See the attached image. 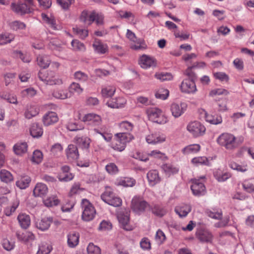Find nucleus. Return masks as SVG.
Instances as JSON below:
<instances>
[{"instance_id": "obj_39", "label": "nucleus", "mask_w": 254, "mask_h": 254, "mask_svg": "<svg viewBox=\"0 0 254 254\" xmlns=\"http://www.w3.org/2000/svg\"><path fill=\"white\" fill-rule=\"evenodd\" d=\"M116 90V87L114 86H105L102 88L101 94L104 97H111L114 95Z\"/></svg>"}, {"instance_id": "obj_11", "label": "nucleus", "mask_w": 254, "mask_h": 254, "mask_svg": "<svg viewBox=\"0 0 254 254\" xmlns=\"http://www.w3.org/2000/svg\"><path fill=\"white\" fill-rule=\"evenodd\" d=\"M121 227L126 231H131L134 227L130 223L129 213H121L118 216Z\"/></svg>"}, {"instance_id": "obj_53", "label": "nucleus", "mask_w": 254, "mask_h": 254, "mask_svg": "<svg viewBox=\"0 0 254 254\" xmlns=\"http://www.w3.org/2000/svg\"><path fill=\"white\" fill-rule=\"evenodd\" d=\"M168 90L164 88L159 89L155 93V97L158 99L165 100L169 96Z\"/></svg>"}, {"instance_id": "obj_59", "label": "nucleus", "mask_w": 254, "mask_h": 254, "mask_svg": "<svg viewBox=\"0 0 254 254\" xmlns=\"http://www.w3.org/2000/svg\"><path fill=\"white\" fill-rule=\"evenodd\" d=\"M42 17L43 20L48 24L51 27L54 29H56V21L53 17H48L46 14L42 13Z\"/></svg>"}, {"instance_id": "obj_16", "label": "nucleus", "mask_w": 254, "mask_h": 254, "mask_svg": "<svg viewBox=\"0 0 254 254\" xmlns=\"http://www.w3.org/2000/svg\"><path fill=\"white\" fill-rule=\"evenodd\" d=\"M16 236L18 241L24 243L33 241L35 239L34 235L30 231H17Z\"/></svg>"}, {"instance_id": "obj_55", "label": "nucleus", "mask_w": 254, "mask_h": 254, "mask_svg": "<svg viewBox=\"0 0 254 254\" xmlns=\"http://www.w3.org/2000/svg\"><path fill=\"white\" fill-rule=\"evenodd\" d=\"M130 156L133 158L144 162L149 159L148 154H144L137 151L135 152H131Z\"/></svg>"}, {"instance_id": "obj_33", "label": "nucleus", "mask_w": 254, "mask_h": 254, "mask_svg": "<svg viewBox=\"0 0 254 254\" xmlns=\"http://www.w3.org/2000/svg\"><path fill=\"white\" fill-rule=\"evenodd\" d=\"M76 144L82 149H87L89 147L90 139L87 137H78L74 138Z\"/></svg>"}, {"instance_id": "obj_52", "label": "nucleus", "mask_w": 254, "mask_h": 254, "mask_svg": "<svg viewBox=\"0 0 254 254\" xmlns=\"http://www.w3.org/2000/svg\"><path fill=\"white\" fill-rule=\"evenodd\" d=\"M152 212L157 216L162 217L167 213V210L163 207L155 205L152 208Z\"/></svg>"}, {"instance_id": "obj_54", "label": "nucleus", "mask_w": 254, "mask_h": 254, "mask_svg": "<svg viewBox=\"0 0 254 254\" xmlns=\"http://www.w3.org/2000/svg\"><path fill=\"white\" fill-rule=\"evenodd\" d=\"M108 51V47L106 44H104L101 41L96 40V53L103 54Z\"/></svg>"}, {"instance_id": "obj_51", "label": "nucleus", "mask_w": 254, "mask_h": 254, "mask_svg": "<svg viewBox=\"0 0 254 254\" xmlns=\"http://www.w3.org/2000/svg\"><path fill=\"white\" fill-rule=\"evenodd\" d=\"M43 202L46 206L52 207L59 204L60 201L56 196H52L44 200Z\"/></svg>"}, {"instance_id": "obj_58", "label": "nucleus", "mask_w": 254, "mask_h": 254, "mask_svg": "<svg viewBox=\"0 0 254 254\" xmlns=\"http://www.w3.org/2000/svg\"><path fill=\"white\" fill-rule=\"evenodd\" d=\"M43 160V154L42 152L39 150H36L33 152V156L32 158V161L36 164H39Z\"/></svg>"}, {"instance_id": "obj_32", "label": "nucleus", "mask_w": 254, "mask_h": 254, "mask_svg": "<svg viewBox=\"0 0 254 254\" xmlns=\"http://www.w3.org/2000/svg\"><path fill=\"white\" fill-rule=\"evenodd\" d=\"M200 149V146L198 144H192L189 145L184 147L182 150V153L185 155L190 154H194L197 153Z\"/></svg>"}, {"instance_id": "obj_10", "label": "nucleus", "mask_w": 254, "mask_h": 254, "mask_svg": "<svg viewBox=\"0 0 254 254\" xmlns=\"http://www.w3.org/2000/svg\"><path fill=\"white\" fill-rule=\"evenodd\" d=\"M188 109L186 102L173 103L170 106V111L175 118H178L183 115Z\"/></svg>"}, {"instance_id": "obj_56", "label": "nucleus", "mask_w": 254, "mask_h": 254, "mask_svg": "<svg viewBox=\"0 0 254 254\" xmlns=\"http://www.w3.org/2000/svg\"><path fill=\"white\" fill-rule=\"evenodd\" d=\"M71 46L75 51H84L85 47L84 45L77 40H73L71 42Z\"/></svg>"}, {"instance_id": "obj_41", "label": "nucleus", "mask_w": 254, "mask_h": 254, "mask_svg": "<svg viewBox=\"0 0 254 254\" xmlns=\"http://www.w3.org/2000/svg\"><path fill=\"white\" fill-rule=\"evenodd\" d=\"M14 39V36L9 33L0 34V45H3L10 43Z\"/></svg>"}, {"instance_id": "obj_9", "label": "nucleus", "mask_w": 254, "mask_h": 254, "mask_svg": "<svg viewBox=\"0 0 254 254\" xmlns=\"http://www.w3.org/2000/svg\"><path fill=\"white\" fill-rule=\"evenodd\" d=\"M147 113L149 119L153 122L159 124H164L167 122V118L161 110L158 108L150 109Z\"/></svg>"}, {"instance_id": "obj_18", "label": "nucleus", "mask_w": 254, "mask_h": 254, "mask_svg": "<svg viewBox=\"0 0 254 254\" xmlns=\"http://www.w3.org/2000/svg\"><path fill=\"white\" fill-rule=\"evenodd\" d=\"M204 114L205 121L210 124L217 125L222 123V118L221 115H212L209 114L205 110H203L201 114Z\"/></svg>"}, {"instance_id": "obj_8", "label": "nucleus", "mask_w": 254, "mask_h": 254, "mask_svg": "<svg viewBox=\"0 0 254 254\" xmlns=\"http://www.w3.org/2000/svg\"><path fill=\"white\" fill-rule=\"evenodd\" d=\"M195 236L200 242L203 243H211L213 240V235L211 232L204 228L196 229Z\"/></svg>"}, {"instance_id": "obj_28", "label": "nucleus", "mask_w": 254, "mask_h": 254, "mask_svg": "<svg viewBox=\"0 0 254 254\" xmlns=\"http://www.w3.org/2000/svg\"><path fill=\"white\" fill-rule=\"evenodd\" d=\"M191 207L189 204H182L175 208V211L180 217H186L191 211Z\"/></svg>"}, {"instance_id": "obj_43", "label": "nucleus", "mask_w": 254, "mask_h": 254, "mask_svg": "<svg viewBox=\"0 0 254 254\" xmlns=\"http://www.w3.org/2000/svg\"><path fill=\"white\" fill-rule=\"evenodd\" d=\"M243 188L244 190L249 193L254 192V179H248L245 180L242 183Z\"/></svg>"}, {"instance_id": "obj_2", "label": "nucleus", "mask_w": 254, "mask_h": 254, "mask_svg": "<svg viewBox=\"0 0 254 254\" xmlns=\"http://www.w3.org/2000/svg\"><path fill=\"white\" fill-rule=\"evenodd\" d=\"M134 139L132 134L129 133L120 132L115 135L112 142V146L114 149L119 151H123L127 143Z\"/></svg>"}, {"instance_id": "obj_6", "label": "nucleus", "mask_w": 254, "mask_h": 254, "mask_svg": "<svg viewBox=\"0 0 254 254\" xmlns=\"http://www.w3.org/2000/svg\"><path fill=\"white\" fill-rule=\"evenodd\" d=\"M81 205L83 209L82 219L86 221L93 220L95 214V209L94 206L86 199H82Z\"/></svg>"}, {"instance_id": "obj_46", "label": "nucleus", "mask_w": 254, "mask_h": 254, "mask_svg": "<svg viewBox=\"0 0 254 254\" xmlns=\"http://www.w3.org/2000/svg\"><path fill=\"white\" fill-rule=\"evenodd\" d=\"M63 151V147L59 143H57L52 145L50 150L51 154L57 157L60 156L62 154Z\"/></svg>"}, {"instance_id": "obj_14", "label": "nucleus", "mask_w": 254, "mask_h": 254, "mask_svg": "<svg viewBox=\"0 0 254 254\" xmlns=\"http://www.w3.org/2000/svg\"><path fill=\"white\" fill-rule=\"evenodd\" d=\"M11 7L13 11L20 15L30 13L32 10L30 5H28L25 3H12Z\"/></svg>"}, {"instance_id": "obj_26", "label": "nucleus", "mask_w": 254, "mask_h": 254, "mask_svg": "<svg viewBox=\"0 0 254 254\" xmlns=\"http://www.w3.org/2000/svg\"><path fill=\"white\" fill-rule=\"evenodd\" d=\"M53 96L59 99H65L70 97V93L66 89L63 88H57L53 92Z\"/></svg>"}, {"instance_id": "obj_37", "label": "nucleus", "mask_w": 254, "mask_h": 254, "mask_svg": "<svg viewBox=\"0 0 254 254\" xmlns=\"http://www.w3.org/2000/svg\"><path fill=\"white\" fill-rule=\"evenodd\" d=\"M39 112V108L37 106L31 105L28 107L25 113V117L26 118L30 119L38 115Z\"/></svg>"}, {"instance_id": "obj_63", "label": "nucleus", "mask_w": 254, "mask_h": 254, "mask_svg": "<svg viewBox=\"0 0 254 254\" xmlns=\"http://www.w3.org/2000/svg\"><path fill=\"white\" fill-rule=\"evenodd\" d=\"M74 78L75 79L79 81L85 82L87 80L88 77L85 73L80 71H78L74 73Z\"/></svg>"}, {"instance_id": "obj_49", "label": "nucleus", "mask_w": 254, "mask_h": 254, "mask_svg": "<svg viewBox=\"0 0 254 254\" xmlns=\"http://www.w3.org/2000/svg\"><path fill=\"white\" fill-rule=\"evenodd\" d=\"M154 76L161 81L171 80L173 79L172 75L168 72H157Z\"/></svg>"}, {"instance_id": "obj_64", "label": "nucleus", "mask_w": 254, "mask_h": 254, "mask_svg": "<svg viewBox=\"0 0 254 254\" xmlns=\"http://www.w3.org/2000/svg\"><path fill=\"white\" fill-rule=\"evenodd\" d=\"M22 97H32L36 94V91L33 88H29L21 92Z\"/></svg>"}, {"instance_id": "obj_12", "label": "nucleus", "mask_w": 254, "mask_h": 254, "mask_svg": "<svg viewBox=\"0 0 254 254\" xmlns=\"http://www.w3.org/2000/svg\"><path fill=\"white\" fill-rule=\"evenodd\" d=\"M139 64L144 69L154 68L157 65V61L154 57L143 55L139 59Z\"/></svg>"}, {"instance_id": "obj_22", "label": "nucleus", "mask_w": 254, "mask_h": 254, "mask_svg": "<svg viewBox=\"0 0 254 254\" xmlns=\"http://www.w3.org/2000/svg\"><path fill=\"white\" fill-rule=\"evenodd\" d=\"M166 140L164 134H150L146 136V141L149 144H157L163 142Z\"/></svg>"}, {"instance_id": "obj_20", "label": "nucleus", "mask_w": 254, "mask_h": 254, "mask_svg": "<svg viewBox=\"0 0 254 254\" xmlns=\"http://www.w3.org/2000/svg\"><path fill=\"white\" fill-rule=\"evenodd\" d=\"M67 158L69 160H75L79 157V152L77 147L74 144H69L65 150Z\"/></svg>"}, {"instance_id": "obj_50", "label": "nucleus", "mask_w": 254, "mask_h": 254, "mask_svg": "<svg viewBox=\"0 0 254 254\" xmlns=\"http://www.w3.org/2000/svg\"><path fill=\"white\" fill-rule=\"evenodd\" d=\"M133 42L134 44L131 46V48L133 50H143L146 49L147 47L144 41L142 39L137 38L136 40H135V42Z\"/></svg>"}, {"instance_id": "obj_62", "label": "nucleus", "mask_w": 254, "mask_h": 254, "mask_svg": "<svg viewBox=\"0 0 254 254\" xmlns=\"http://www.w3.org/2000/svg\"><path fill=\"white\" fill-rule=\"evenodd\" d=\"M51 250L52 247L51 246L47 244H43L39 246L37 254H49Z\"/></svg>"}, {"instance_id": "obj_27", "label": "nucleus", "mask_w": 254, "mask_h": 254, "mask_svg": "<svg viewBox=\"0 0 254 254\" xmlns=\"http://www.w3.org/2000/svg\"><path fill=\"white\" fill-rule=\"evenodd\" d=\"M162 170L168 177L178 173L179 168L171 164H165L162 166Z\"/></svg>"}, {"instance_id": "obj_4", "label": "nucleus", "mask_w": 254, "mask_h": 254, "mask_svg": "<svg viewBox=\"0 0 254 254\" xmlns=\"http://www.w3.org/2000/svg\"><path fill=\"white\" fill-rule=\"evenodd\" d=\"M204 176L201 177L199 179L191 180V185L190 189L194 195L199 196L205 194L206 188L204 185Z\"/></svg>"}, {"instance_id": "obj_23", "label": "nucleus", "mask_w": 254, "mask_h": 254, "mask_svg": "<svg viewBox=\"0 0 254 254\" xmlns=\"http://www.w3.org/2000/svg\"><path fill=\"white\" fill-rule=\"evenodd\" d=\"M58 119V117L55 112H50L43 117V122L45 126H48L57 122Z\"/></svg>"}, {"instance_id": "obj_13", "label": "nucleus", "mask_w": 254, "mask_h": 254, "mask_svg": "<svg viewBox=\"0 0 254 254\" xmlns=\"http://www.w3.org/2000/svg\"><path fill=\"white\" fill-rule=\"evenodd\" d=\"M181 89L184 93H194L196 91V87L194 81L192 79L188 78L182 81Z\"/></svg>"}, {"instance_id": "obj_30", "label": "nucleus", "mask_w": 254, "mask_h": 254, "mask_svg": "<svg viewBox=\"0 0 254 254\" xmlns=\"http://www.w3.org/2000/svg\"><path fill=\"white\" fill-rule=\"evenodd\" d=\"M76 118L84 123L87 124H91L94 123L95 121V114L88 113L82 117L81 114L79 112H78L76 116Z\"/></svg>"}, {"instance_id": "obj_45", "label": "nucleus", "mask_w": 254, "mask_h": 254, "mask_svg": "<svg viewBox=\"0 0 254 254\" xmlns=\"http://www.w3.org/2000/svg\"><path fill=\"white\" fill-rule=\"evenodd\" d=\"M229 166L233 170L243 173L248 170V165L247 164H239L236 162L232 161L229 163Z\"/></svg>"}, {"instance_id": "obj_48", "label": "nucleus", "mask_w": 254, "mask_h": 254, "mask_svg": "<svg viewBox=\"0 0 254 254\" xmlns=\"http://www.w3.org/2000/svg\"><path fill=\"white\" fill-rule=\"evenodd\" d=\"M10 28L13 30H23L26 28V24L18 20H15L9 24Z\"/></svg>"}, {"instance_id": "obj_38", "label": "nucleus", "mask_w": 254, "mask_h": 254, "mask_svg": "<svg viewBox=\"0 0 254 254\" xmlns=\"http://www.w3.org/2000/svg\"><path fill=\"white\" fill-rule=\"evenodd\" d=\"M79 235L78 233H71L68 235L67 243L70 248L75 247L79 242Z\"/></svg>"}, {"instance_id": "obj_29", "label": "nucleus", "mask_w": 254, "mask_h": 254, "mask_svg": "<svg viewBox=\"0 0 254 254\" xmlns=\"http://www.w3.org/2000/svg\"><path fill=\"white\" fill-rule=\"evenodd\" d=\"M31 135L35 138L41 137L43 133V130L42 127L37 123H33L30 128Z\"/></svg>"}, {"instance_id": "obj_60", "label": "nucleus", "mask_w": 254, "mask_h": 254, "mask_svg": "<svg viewBox=\"0 0 254 254\" xmlns=\"http://www.w3.org/2000/svg\"><path fill=\"white\" fill-rule=\"evenodd\" d=\"M112 223L108 220H103L100 224L98 229L101 231H109L112 229Z\"/></svg>"}, {"instance_id": "obj_15", "label": "nucleus", "mask_w": 254, "mask_h": 254, "mask_svg": "<svg viewBox=\"0 0 254 254\" xmlns=\"http://www.w3.org/2000/svg\"><path fill=\"white\" fill-rule=\"evenodd\" d=\"M127 103V100L122 96H119L109 100L106 104L112 108H119L124 107Z\"/></svg>"}, {"instance_id": "obj_7", "label": "nucleus", "mask_w": 254, "mask_h": 254, "mask_svg": "<svg viewBox=\"0 0 254 254\" xmlns=\"http://www.w3.org/2000/svg\"><path fill=\"white\" fill-rule=\"evenodd\" d=\"M187 129L194 137L203 135L206 130L205 127L197 121L190 122L187 125Z\"/></svg>"}, {"instance_id": "obj_44", "label": "nucleus", "mask_w": 254, "mask_h": 254, "mask_svg": "<svg viewBox=\"0 0 254 254\" xmlns=\"http://www.w3.org/2000/svg\"><path fill=\"white\" fill-rule=\"evenodd\" d=\"M30 182L31 179L29 177L24 176L16 182V185L20 189H25L28 187Z\"/></svg>"}, {"instance_id": "obj_36", "label": "nucleus", "mask_w": 254, "mask_h": 254, "mask_svg": "<svg viewBox=\"0 0 254 254\" xmlns=\"http://www.w3.org/2000/svg\"><path fill=\"white\" fill-rule=\"evenodd\" d=\"M0 179L1 182L7 184L12 182L14 178L10 172L2 169L0 171Z\"/></svg>"}, {"instance_id": "obj_24", "label": "nucleus", "mask_w": 254, "mask_h": 254, "mask_svg": "<svg viewBox=\"0 0 254 254\" xmlns=\"http://www.w3.org/2000/svg\"><path fill=\"white\" fill-rule=\"evenodd\" d=\"M17 220L21 227L23 229L28 228L31 223V219L29 215L26 213H20L17 217Z\"/></svg>"}, {"instance_id": "obj_35", "label": "nucleus", "mask_w": 254, "mask_h": 254, "mask_svg": "<svg viewBox=\"0 0 254 254\" xmlns=\"http://www.w3.org/2000/svg\"><path fill=\"white\" fill-rule=\"evenodd\" d=\"M123 132L128 133L132 130L134 126L132 123L127 121H124L117 124Z\"/></svg>"}, {"instance_id": "obj_3", "label": "nucleus", "mask_w": 254, "mask_h": 254, "mask_svg": "<svg viewBox=\"0 0 254 254\" xmlns=\"http://www.w3.org/2000/svg\"><path fill=\"white\" fill-rule=\"evenodd\" d=\"M130 207L133 211L137 214H140L149 207V204L142 197L136 195L131 200Z\"/></svg>"}, {"instance_id": "obj_17", "label": "nucleus", "mask_w": 254, "mask_h": 254, "mask_svg": "<svg viewBox=\"0 0 254 254\" xmlns=\"http://www.w3.org/2000/svg\"><path fill=\"white\" fill-rule=\"evenodd\" d=\"M147 179L150 186H154L161 181V178L157 170L149 171L147 174Z\"/></svg>"}, {"instance_id": "obj_21", "label": "nucleus", "mask_w": 254, "mask_h": 254, "mask_svg": "<svg viewBox=\"0 0 254 254\" xmlns=\"http://www.w3.org/2000/svg\"><path fill=\"white\" fill-rule=\"evenodd\" d=\"M48 192L47 186L41 183H37L33 190L34 196L38 197H43L45 196Z\"/></svg>"}, {"instance_id": "obj_19", "label": "nucleus", "mask_w": 254, "mask_h": 254, "mask_svg": "<svg viewBox=\"0 0 254 254\" xmlns=\"http://www.w3.org/2000/svg\"><path fill=\"white\" fill-rule=\"evenodd\" d=\"M95 20V12L94 11L88 12L83 10L80 15V20L86 25L91 24Z\"/></svg>"}, {"instance_id": "obj_1", "label": "nucleus", "mask_w": 254, "mask_h": 254, "mask_svg": "<svg viewBox=\"0 0 254 254\" xmlns=\"http://www.w3.org/2000/svg\"><path fill=\"white\" fill-rule=\"evenodd\" d=\"M217 143L228 150L236 149L244 141L242 136L237 138L233 134L225 132L221 133L216 139Z\"/></svg>"}, {"instance_id": "obj_61", "label": "nucleus", "mask_w": 254, "mask_h": 254, "mask_svg": "<svg viewBox=\"0 0 254 254\" xmlns=\"http://www.w3.org/2000/svg\"><path fill=\"white\" fill-rule=\"evenodd\" d=\"M83 91V89L80 85L76 82H72L69 86V93H76L77 94H81Z\"/></svg>"}, {"instance_id": "obj_31", "label": "nucleus", "mask_w": 254, "mask_h": 254, "mask_svg": "<svg viewBox=\"0 0 254 254\" xmlns=\"http://www.w3.org/2000/svg\"><path fill=\"white\" fill-rule=\"evenodd\" d=\"M190 163L195 166L202 165L209 166V162L208 158L205 156H197L193 158Z\"/></svg>"}, {"instance_id": "obj_34", "label": "nucleus", "mask_w": 254, "mask_h": 254, "mask_svg": "<svg viewBox=\"0 0 254 254\" xmlns=\"http://www.w3.org/2000/svg\"><path fill=\"white\" fill-rule=\"evenodd\" d=\"M53 71H40L38 73V77L46 84H51L53 82L50 80V78L52 77Z\"/></svg>"}, {"instance_id": "obj_5", "label": "nucleus", "mask_w": 254, "mask_h": 254, "mask_svg": "<svg viewBox=\"0 0 254 254\" xmlns=\"http://www.w3.org/2000/svg\"><path fill=\"white\" fill-rule=\"evenodd\" d=\"M101 197L105 202L114 207H119L122 204V199L116 195L109 189H106Z\"/></svg>"}, {"instance_id": "obj_40", "label": "nucleus", "mask_w": 254, "mask_h": 254, "mask_svg": "<svg viewBox=\"0 0 254 254\" xmlns=\"http://www.w3.org/2000/svg\"><path fill=\"white\" fill-rule=\"evenodd\" d=\"M27 147L28 146L26 142H19L14 145L13 150L15 154L21 155L26 152Z\"/></svg>"}, {"instance_id": "obj_57", "label": "nucleus", "mask_w": 254, "mask_h": 254, "mask_svg": "<svg viewBox=\"0 0 254 254\" xmlns=\"http://www.w3.org/2000/svg\"><path fill=\"white\" fill-rule=\"evenodd\" d=\"M148 156L152 157L154 158L161 159L162 160H165L167 159V157L165 154L158 150L151 151L150 153H148Z\"/></svg>"}, {"instance_id": "obj_42", "label": "nucleus", "mask_w": 254, "mask_h": 254, "mask_svg": "<svg viewBox=\"0 0 254 254\" xmlns=\"http://www.w3.org/2000/svg\"><path fill=\"white\" fill-rule=\"evenodd\" d=\"M38 64L41 67L46 68L49 66L51 61L48 56H39L37 58Z\"/></svg>"}, {"instance_id": "obj_47", "label": "nucleus", "mask_w": 254, "mask_h": 254, "mask_svg": "<svg viewBox=\"0 0 254 254\" xmlns=\"http://www.w3.org/2000/svg\"><path fill=\"white\" fill-rule=\"evenodd\" d=\"M50 226V222L48 219H43L36 223V227L43 231L48 229Z\"/></svg>"}, {"instance_id": "obj_25", "label": "nucleus", "mask_w": 254, "mask_h": 254, "mask_svg": "<svg viewBox=\"0 0 254 254\" xmlns=\"http://www.w3.org/2000/svg\"><path fill=\"white\" fill-rule=\"evenodd\" d=\"M135 180L131 178L124 177L117 180L116 184L117 186H122L125 187H132L135 185Z\"/></svg>"}]
</instances>
